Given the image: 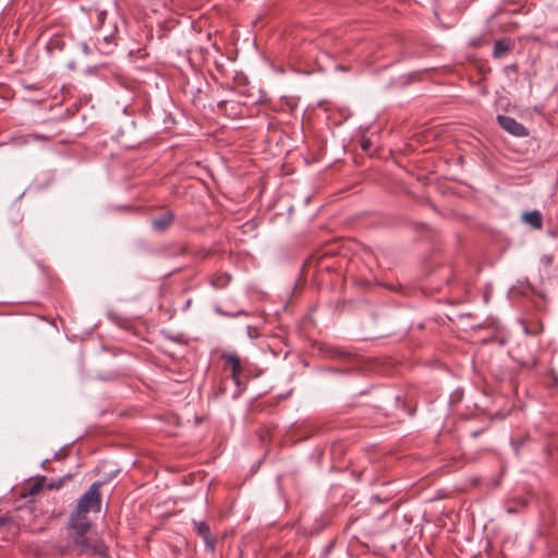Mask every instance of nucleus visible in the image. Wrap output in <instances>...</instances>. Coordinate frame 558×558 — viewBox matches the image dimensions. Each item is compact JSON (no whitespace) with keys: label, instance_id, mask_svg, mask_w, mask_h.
Here are the masks:
<instances>
[{"label":"nucleus","instance_id":"1","mask_svg":"<svg viewBox=\"0 0 558 558\" xmlns=\"http://www.w3.org/2000/svg\"><path fill=\"white\" fill-rule=\"evenodd\" d=\"M100 482L93 483L87 492L78 499L74 511L86 514L89 511L99 512L101 507Z\"/></svg>","mask_w":558,"mask_h":558},{"label":"nucleus","instance_id":"2","mask_svg":"<svg viewBox=\"0 0 558 558\" xmlns=\"http://www.w3.org/2000/svg\"><path fill=\"white\" fill-rule=\"evenodd\" d=\"M497 121H498L499 125L505 131H507L509 134H511L513 136H517V137L529 136L527 129L512 117L499 114L497 117Z\"/></svg>","mask_w":558,"mask_h":558},{"label":"nucleus","instance_id":"3","mask_svg":"<svg viewBox=\"0 0 558 558\" xmlns=\"http://www.w3.org/2000/svg\"><path fill=\"white\" fill-rule=\"evenodd\" d=\"M69 526L72 530L71 535L84 536L89 531L90 524L86 514L73 511L70 517Z\"/></svg>","mask_w":558,"mask_h":558},{"label":"nucleus","instance_id":"4","mask_svg":"<svg viewBox=\"0 0 558 558\" xmlns=\"http://www.w3.org/2000/svg\"><path fill=\"white\" fill-rule=\"evenodd\" d=\"M73 538L75 548L77 550V554L82 555L85 553L94 551L96 553L98 550V542L97 539H92L89 536H78V535H71Z\"/></svg>","mask_w":558,"mask_h":558},{"label":"nucleus","instance_id":"5","mask_svg":"<svg viewBox=\"0 0 558 558\" xmlns=\"http://www.w3.org/2000/svg\"><path fill=\"white\" fill-rule=\"evenodd\" d=\"M222 357L225 359L227 364L230 365L231 372H232V378L235 381V384L239 385L240 384V375L243 372L240 357L235 353L225 354Z\"/></svg>","mask_w":558,"mask_h":558},{"label":"nucleus","instance_id":"6","mask_svg":"<svg viewBox=\"0 0 558 558\" xmlns=\"http://www.w3.org/2000/svg\"><path fill=\"white\" fill-rule=\"evenodd\" d=\"M522 220L530 225L533 229L541 230L543 228V216L538 210L524 213Z\"/></svg>","mask_w":558,"mask_h":558},{"label":"nucleus","instance_id":"7","mask_svg":"<svg viewBox=\"0 0 558 558\" xmlns=\"http://www.w3.org/2000/svg\"><path fill=\"white\" fill-rule=\"evenodd\" d=\"M173 219L174 217L172 213H166L160 217L154 219L151 221V226L156 231H163L172 225Z\"/></svg>","mask_w":558,"mask_h":558},{"label":"nucleus","instance_id":"8","mask_svg":"<svg viewBox=\"0 0 558 558\" xmlns=\"http://www.w3.org/2000/svg\"><path fill=\"white\" fill-rule=\"evenodd\" d=\"M229 282L230 276L223 272H217L210 279L211 286L215 287L216 289L226 288L229 284Z\"/></svg>","mask_w":558,"mask_h":558},{"label":"nucleus","instance_id":"9","mask_svg":"<svg viewBox=\"0 0 558 558\" xmlns=\"http://www.w3.org/2000/svg\"><path fill=\"white\" fill-rule=\"evenodd\" d=\"M197 532L199 535H202L206 543L213 548L214 547V541L210 538V531L209 526L205 522H198L195 523Z\"/></svg>","mask_w":558,"mask_h":558},{"label":"nucleus","instance_id":"10","mask_svg":"<svg viewBox=\"0 0 558 558\" xmlns=\"http://www.w3.org/2000/svg\"><path fill=\"white\" fill-rule=\"evenodd\" d=\"M509 50V45L506 40H498L495 43L493 56L494 58H500Z\"/></svg>","mask_w":558,"mask_h":558},{"label":"nucleus","instance_id":"11","mask_svg":"<svg viewBox=\"0 0 558 558\" xmlns=\"http://www.w3.org/2000/svg\"><path fill=\"white\" fill-rule=\"evenodd\" d=\"M372 146V142L369 138H364L362 142H361V147L364 151H367Z\"/></svg>","mask_w":558,"mask_h":558},{"label":"nucleus","instance_id":"12","mask_svg":"<svg viewBox=\"0 0 558 558\" xmlns=\"http://www.w3.org/2000/svg\"><path fill=\"white\" fill-rule=\"evenodd\" d=\"M9 522L8 517H0V526L5 525Z\"/></svg>","mask_w":558,"mask_h":558}]
</instances>
